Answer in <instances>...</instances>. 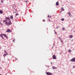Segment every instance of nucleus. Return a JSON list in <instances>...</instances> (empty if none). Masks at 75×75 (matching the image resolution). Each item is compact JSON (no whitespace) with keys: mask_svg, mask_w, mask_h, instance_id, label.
Wrapping results in <instances>:
<instances>
[{"mask_svg":"<svg viewBox=\"0 0 75 75\" xmlns=\"http://www.w3.org/2000/svg\"><path fill=\"white\" fill-rule=\"evenodd\" d=\"M3 13V11H2V10L0 11V14H2Z\"/></svg>","mask_w":75,"mask_h":75,"instance_id":"nucleus-13","label":"nucleus"},{"mask_svg":"<svg viewBox=\"0 0 75 75\" xmlns=\"http://www.w3.org/2000/svg\"><path fill=\"white\" fill-rule=\"evenodd\" d=\"M25 2H26V3H27V1H25Z\"/></svg>","mask_w":75,"mask_h":75,"instance_id":"nucleus-31","label":"nucleus"},{"mask_svg":"<svg viewBox=\"0 0 75 75\" xmlns=\"http://www.w3.org/2000/svg\"><path fill=\"white\" fill-rule=\"evenodd\" d=\"M54 32H56L55 30H54Z\"/></svg>","mask_w":75,"mask_h":75,"instance_id":"nucleus-34","label":"nucleus"},{"mask_svg":"<svg viewBox=\"0 0 75 75\" xmlns=\"http://www.w3.org/2000/svg\"><path fill=\"white\" fill-rule=\"evenodd\" d=\"M2 40H4V38H3V36L2 37Z\"/></svg>","mask_w":75,"mask_h":75,"instance_id":"nucleus-25","label":"nucleus"},{"mask_svg":"<svg viewBox=\"0 0 75 75\" xmlns=\"http://www.w3.org/2000/svg\"><path fill=\"white\" fill-rule=\"evenodd\" d=\"M68 14H69V16H70V17H71V16H72V15H71V13L70 12H68Z\"/></svg>","mask_w":75,"mask_h":75,"instance_id":"nucleus-8","label":"nucleus"},{"mask_svg":"<svg viewBox=\"0 0 75 75\" xmlns=\"http://www.w3.org/2000/svg\"><path fill=\"white\" fill-rule=\"evenodd\" d=\"M46 74L47 75H52V73L50 72H46Z\"/></svg>","mask_w":75,"mask_h":75,"instance_id":"nucleus-5","label":"nucleus"},{"mask_svg":"<svg viewBox=\"0 0 75 75\" xmlns=\"http://www.w3.org/2000/svg\"><path fill=\"white\" fill-rule=\"evenodd\" d=\"M52 68L53 69H56V68H57V67H54V66H53L52 67Z\"/></svg>","mask_w":75,"mask_h":75,"instance_id":"nucleus-11","label":"nucleus"},{"mask_svg":"<svg viewBox=\"0 0 75 75\" xmlns=\"http://www.w3.org/2000/svg\"><path fill=\"white\" fill-rule=\"evenodd\" d=\"M52 57L53 59H57V57H56V56L55 55H53Z\"/></svg>","mask_w":75,"mask_h":75,"instance_id":"nucleus-7","label":"nucleus"},{"mask_svg":"<svg viewBox=\"0 0 75 75\" xmlns=\"http://www.w3.org/2000/svg\"><path fill=\"white\" fill-rule=\"evenodd\" d=\"M3 1H4L3 0L1 1V3H3Z\"/></svg>","mask_w":75,"mask_h":75,"instance_id":"nucleus-24","label":"nucleus"},{"mask_svg":"<svg viewBox=\"0 0 75 75\" xmlns=\"http://www.w3.org/2000/svg\"><path fill=\"white\" fill-rule=\"evenodd\" d=\"M62 11H64L65 10V9L63 8H61Z\"/></svg>","mask_w":75,"mask_h":75,"instance_id":"nucleus-15","label":"nucleus"},{"mask_svg":"<svg viewBox=\"0 0 75 75\" xmlns=\"http://www.w3.org/2000/svg\"><path fill=\"white\" fill-rule=\"evenodd\" d=\"M8 54L7 53H6V54H5L4 55H3V56L4 57H5L6 56V55H7Z\"/></svg>","mask_w":75,"mask_h":75,"instance_id":"nucleus-14","label":"nucleus"},{"mask_svg":"<svg viewBox=\"0 0 75 75\" xmlns=\"http://www.w3.org/2000/svg\"><path fill=\"white\" fill-rule=\"evenodd\" d=\"M73 68H75V66H74V67H73Z\"/></svg>","mask_w":75,"mask_h":75,"instance_id":"nucleus-32","label":"nucleus"},{"mask_svg":"<svg viewBox=\"0 0 75 75\" xmlns=\"http://www.w3.org/2000/svg\"><path fill=\"white\" fill-rule=\"evenodd\" d=\"M69 37L70 38H72L73 37V36H72V35H70L69 36Z\"/></svg>","mask_w":75,"mask_h":75,"instance_id":"nucleus-10","label":"nucleus"},{"mask_svg":"<svg viewBox=\"0 0 75 75\" xmlns=\"http://www.w3.org/2000/svg\"><path fill=\"white\" fill-rule=\"evenodd\" d=\"M3 23H5V24L7 25H11V21H9L8 23H7V20H4L3 21Z\"/></svg>","mask_w":75,"mask_h":75,"instance_id":"nucleus-1","label":"nucleus"},{"mask_svg":"<svg viewBox=\"0 0 75 75\" xmlns=\"http://www.w3.org/2000/svg\"><path fill=\"white\" fill-rule=\"evenodd\" d=\"M0 61H1V59H0Z\"/></svg>","mask_w":75,"mask_h":75,"instance_id":"nucleus-38","label":"nucleus"},{"mask_svg":"<svg viewBox=\"0 0 75 75\" xmlns=\"http://www.w3.org/2000/svg\"><path fill=\"white\" fill-rule=\"evenodd\" d=\"M6 33H11V32H12V31L11 30L8 29H7L6 31Z\"/></svg>","mask_w":75,"mask_h":75,"instance_id":"nucleus-3","label":"nucleus"},{"mask_svg":"<svg viewBox=\"0 0 75 75\" xmlns=\"http://www.w3.org/2000/svg\"><path fill=\"white\" fill-rule=\"evenodd\" d=\"M74 32H75V31H74Z\"/></svg>","mask_w":75,"mask_h":75,"instance_id":"nucleus-37","label":"nucleus"},{"mask_svg":"<svg viewBox=\"0 0 75 75\" xmlns=\"http://www.w3.org/2000/svg\"><path fill=\"white\" fill-rule=\"evenodd\" d=\"M0 24H1V25H3V24L2 23H1V22H0Z\"/></svg>","mask_w":75,"mask_h":75,"instance_id":"nucleus-17","label":"nucleus"},{"mask_svg":"<svg viewBox=\"0 0 75 75\" xmlns=\"http://www.w3.org/2000/svg\"><path fill=\"white\" fill-rule=\"evenodd\" d=\"M4 52H5V53H6L7 52V51L6 50H4Z\"/></svg>","mask_w":75,"mask_h":75,"instance_id":"nucleus-22","label":"nucleus"},{"mask_svg":"<svg viewBox=\"0 0 75 75\" xmlns=\"http://www.w3.org/2000/svg\"><path fill=\"white\" fill-rule=\"evenodd\" d=\"M14 41H15V40L14 39H13V42H14Z\"/></svg>","mask_w":75,"mask_h":75,"instance_id":"nucleus-29","label":"nucleus"},{"mask_svg":"<svg viewBox=\"0 0 75 75\" xmlns=\"http://www.w3.org/2000/svg\"><path fill=\"white\" fill-rule=\"evenodd\" d=\"M69 52H71V50H69Z\"/></svg>","mask_w":75,"mask_h":75,"instance_id":"nucleus-19","label":"nucleus"},{"mask_svg":"<svg viewBox=\"0 0 75 75\" xmlns=\"http://www.w3.org/2000/svg\"><path fill=\"white\" fill-rule=\"evenodd\" d=\"M18 15H19V14H18V13H16V16H18Z\"/></svg>","mask_w":75,"mask_h":75,"instance_id":"nucleus-18","label":"nucleus"},{"mask_svg":"<svg viewBox=\"0 0 75 75\" xmlns=\"http://www.w3.org/2000/svg\"><path fill=\"white\" fill-rule=\"evenodd\" d=\"M56 6H58L59 5V3L58 2H57L56 4Z\"/></svg>","mask_w":75,"mask_h":75,"instance_id":"nucleus-9","label":"nucleus"},{"mask_svg":"<svg viewBox=\"0 0 75 75\" xmlns=\"http://www.w3.org/2000/svg\"><path fill=\"white\" fill-rule=\"evenodd\" d=\"M45 20H43V22H45Z\"/></svg>","mask_w":75,"mask_h":75,"instance_id":"nucleus-28","label":"nucleus"},{"mask_svg":"<svg viewBox=\"0 0 75 75\" xmlns=\"http://www.w3.org/2000/svg\"><path fill=\"white\" fill-rule=\"evenodd\" d=\"M48 17H49V18L50 17V16H49V15L48 16Z\"/></svg>","mask_w":75,"mask_h":75,"instance_id":"nucleus-33","label":"nucleus"},{"mask_svg":"<svg viewBox=\"0 0 75 75\" xmlns=\"http://www.w3.org/2000/svg\"><path fill=\"white\" fill-rule=\"evenodd\" d=\"M55 34H57V32H55Z\"/></svg>","mask_w":75,"mask_h":75,"instance_id":"nucleus-30","label":"nucleus"},{"mask_svg":"<svg viewBox=\"0 0 75 75\" xmlns=\"http://www.w3.org/2000/svg\"><path fill=\"white\" fill-rule=\"evenodd\" d=\"M65 29L64 28H62V30H64Z\"/></svg>","mask_w":75,"mask_h":75,"instance_id":"nucleus-23","label":"nucleus"},{"mask_svg":"<svg viewBox=\"0 0 75 75\" xmlns=\"http://www.w3.org/2000/svg\"><path fill=\"white\" fill-rule=\"evenodd\" d=\"M59 40H61V38H60V37H59Z\"/></svg>","mask_w":75,"mask_h":75,"instance_id":"nucleus-26","label":"nucleus"},{"mask_svg":"<svg viewBox=\"0 0 75 75\" xmlns=\"http://www.w3.org/2000/svg\"><path fill=\"white\" fill-rule=\"evenodd\" d=\"M15 11H17V9H15Z\"/></svg>","mask_w":75,"mask_h":75,"instance_id":"nucleus-35","label":"nucleus"},{"mask_svg":"<svg viewBox=\"0 0 75 75\" xmlns=\"http://www.w3.org/2000/svg\"><path fill=\"white\" fill-rule=\"evenodd\" d=\"M5 18L6 19V20H6V21H7V20H9V21H11L10 20V19L9 17H6Z\"/></svg>","mask_w":75,"mask_h":75,"instance_id":"nucleus-6","label":"nucleus"},{"mask_svg":"<svg viewBox=\"0 0 75 75\" xmlns=\"http://www.w3.org/2000/svg\"><path fill=\"white\" fill-rule=\"evenodd\" d=\"M61 42H63V41H62V40H61Z\"/></svg>","mask_w":75,"mask_h":75,"instance_id":"nucleus-27","label":"nucleus"},{"mask_svg":"<svg viewBox=\"0 0 75 75\" xmlns=\"http://www.w3.org/2000/svg\"><path fill=\"white\" fill-rule=\"evenodd\" d=\"M71 62H75V57H74L70 60Z\"/></svg>","mask_w":75,"mask_h":75,"instance_id":"nucleus-4","label":"nucleus"},{"mask_svg":"<svg viewBox=\"0 0 75 75\" xmlns=\"http://www.w3.org/2000/svg\"><path fill=\"white\" fill-rule=\"evenodd\" d=\"M47 21L48 22H50V21H50V19H49Z\"/></svg>","mask_w":75,"mask_h":75,"instance_id":"nucleus-16","label":"nucleus"},{"mask_svg":"<svg viewBox=\"0 0 75 75\" xmlns=\"http://www.w3.org/2000/svg\"><path fill=\"white\" fill-rule=\"evenodd\" d=\"M51 64H52V63H51Z\"/></svg>","mask_w":75,"mask_h":75,"instance_id":"nucleus-39","label":"nucleus"},{"mask_svg":"<svg viewBox=\"0 0 75 75\" xmlns=\"http://www.w3.org/2000/svg\"><path fill=\"white\" fill-rule=\"evenodd\" d=\"M3 35L5 37H6V38H8V37H7V35H6L5 34H1L0 35V36L2 37H3Z\"/></svg>","mask_w":75,"mask_h":75,"instance_id":"nucleus-2","label":"nucleus"},{"mask_svg":"<svg viewBox=\"0 0 75 75\" xmlns=\"http://www.w3.org/2000/svg\"><path fill=\"white\" fill-rule=\"evenodd\" d=\"M14 13H17V11H16L14 12Z\"/></svg>","mask_w":75,"mask_h":75,"instance_id":"nucleus-20","label":"nucleus"},{"mask_svg":"<svg viewBox=\"0 0 75 75\" xmlns=\"http://www.w3.org/2000/svg\"><path fill=\"white\" fill-rule=\"evenodd\" d=\"M0 75H3L2 74H0Z\"/></svg>","mask_w":75,"mask_h":75,"instance_id":"nucleus-36","label":"nucleus"},{"mask_svg":"<svg viewBox=\"0 0 75 75\" xmlns=\"http://www.w3.org/2000/svg\"><path fill=\"white\" fill-rule=\"evenodd\" d=\"M10 18H11V19H12V20H13V16H11Z\"/></svg>","mask_w":75,"mask_h":75,"instance_id":"nucleus-12","label":"nucleus"},{"mask_svg":"<svg viewBox=\"0 0 75 75\" xmlns=\"http://www.w3.org/2000/svg\"><path fill=\"white\" fill-rule=\"evenodd\" d=\"M64 18H62V19H61V20H62V21H64Z\"/></svg>","mask_w":75,"mask_h":75,"instance_id":"nucleus-21","label":"nucleus"}]
</instances>
